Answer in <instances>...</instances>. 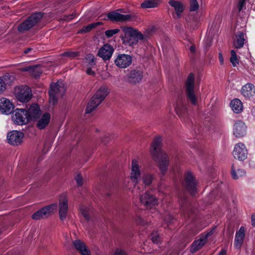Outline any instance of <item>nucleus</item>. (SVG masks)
Listing matches in <instances>:
<instances>
[{
	"instance_id": "f257e3e1",
	"label": "nucleus",
	"mask_w": 255,
	"mask_h": 255,
	"mask_svg": "<svg viewBox=\"0 0 255 255\" xmlns=\"http://www.w3.org/2000/svg\"><path fill=\"white\" fill-rule=\"evenodd\" d=\"M161 141L160 136L155 137L151 144L150 152L153 159L158 163L161 174L164 176L168 169L169 159L167 154L161 150Z\"/></svg>"
},
{
	"instance_id": "f03ea898",
	"label": "nucleus",
	"mask_w": 255,
	"mask_h": 255,
	"mask_svg": "<svg viewBox=\"0 0 255 255\" xmlns=\"http://www.w3.org/2000/svg\"><path fill=\"white\" fill-rule=\"evenodd\" d=\"M123 31L125 33L121 38L123 43L127 46L133 47L138 43L139 40L144 39V35L138 29L131 27H124Z\"/></svg>"
},
{
	"instance_id": "7ed1b4c3",
	"label": "nucleus",
	"mask_w": 255,
	"mask_h": 255,
	"mask_svg": "<svg viewBox=\"0 0 255 255\" xmlns=\"http://www.w3.org/2000/svg\"><path fill=\"white\" fill-rule=\"evenodd\" d=\"M109 92V89L107 86L104 85L101 86L88 103L85 113L90 114L95 110L104 101Z\"/></svg>"
},
{
	"instance_id": "20e7f679",
	"label": "nucleus",
	"mask_w": 255,
	"mask_h": 255,
	"mask_svg": "<svg viewBox=\"0 0 255 255\" xmlns=\"http://www.w3.org/2000/svg\"><path fill=\"white\" fill-rule=\"evenodd\" d=\"M43 16L44 13L42 12L32 13L18 26V31L20 32H23L29 30L39 23Z\"/></svg>"
},
{
	"instance_id": "39448f33",
	"label": "nucleus",
	"mask_w": 255,
	"mask_h": 255,
	"mask_svg": "<svg viewBox=\"0 0 255 255\" xmlns=\"http://www.w3.org/2000/svg\"><path fill=\"white\" fill-rule=\"evenodd\" d=\"M197 185L198 181L193 173L190 170L186 171L184 173L183 183L185 190L191 196H194L197 192Z\"/></svg>"
},
{
	"instance_id": "423d86ee",
	"label": "nucleus",
	"mask_w": 255,
	"mask_h": 255,
	"mask_svg": "<svg viewBox=\"0 0 255 255\" xmlns=\"http://www.w3.org/2000/svg\"><path fill=\"white\" fill-rule=\"evenodd\" d=\"M195 77L194 73H190L185 83V92L187 99L193 105H196L197 98L194 91Z\"/></svg>"
},
{
	"instance_id": "0eeeda50",
	"label": "nucleus",
	"mask_w": 255,
	"mask_h": 255,
	"mask_svg": "<svg viewBox=\"0 0 255 255\" xmlns=\"http://www.w3.org/2000/svg\"><path fill=\"white\" fill-rule=\"evenodd\" d=\"M178 201L180 204V211L181 216L185 218H190L193 213L190 203L187 196L180 193L178 195Z\"/></svg>"
},
{
	"instance_id": "6e6552de",
	"label": "nucleus",
	"mask_w": 255,
	"mask_h": 255,
	"mask_svg": "<svg viewBox=\"0 0 255 255\" xmlns=\"http://www.w3.org/2000/svg\"><path fill=\"white\" fill-rule=\"evenodd\" d=\"M216 227H212L207 233L201 234L198 240H195L190 246V252L194 253L201 249L207 243L208 238L212 235L215 230Z\"/></svg>"
},
{
	"instance_id": "1a4fd4ad",
	"label": "nucleus",
	"mask_w": 255,
	"mask_h": 255,
	"mask_svg": "<svg viewBox=\"0 0 255 255\" xmlns=\"http://www.w3.org/2000/svg\"><path fill=\"white\" fill-rule=\"evenodd\" d=\"M15 96L18 101L21 103L29 102L32 97V91L27 86H19L15 89Z\"/></svg>"
},
{
	"instance_id": "9d476101",
	"label": "nucleus",
	"mask_w": 255,
	"mask_h": 255,
	"mask_svg": "<svg viewBox=\"0 0 255 255\" xmlns=\"http://www.w3.org/2000/svg\"><path fill=\"white\" fill-rule=\"evenodd\" d=\"M13 112L11 118L14 124L23 126L30 122L25 108H17Z\"/></svg>"
},
{
	"instance_id": "9b49d317",
	"label": "nucleus",
	"mask_w": 255,
	"mask_h": 255,
	"mask_svg": "<svg viewBox=\"0 0 255 255\" xmlns=\"http://www.w3.org/2000/svg\"><path fill=\"white\" fill-rule=\"evenodd\" d=\"M57 208V203H53L38 210L32 215L33 220H40L49 217L51 213Z\"/></svg>"
},
{
	"instance_id": "f8f14e48",
	"label": "nucleus",
	"mask_w": 255,
	"mask_h": 255,
	"mask_svg": "<svg viewBox=\"0 0 255 255\" xmlns=\"http://www.w3.org/2000/svg\"><path fill=\"white\" fill-rule=\"evenodd\" d=\"M58 208L59 218L61 221H64L67 218L68 210V199L65 193L59 197Z\"/></svg>"
},
{
	"instance_id": "ddd939ff",
	"label": "nucleus",
	"mask_w": 255,
	"mask_h": 255,
	"mask_svg": "<svg viewBox=\"0 0 255 255\" xmlns=\"http://www.w3.org/2000/svg\"><path fill=\"white\" fill-rule=\"evenodd\" d=\"M140 200L147 209H155V207L158 204V199L151 194L149 192H146L140 196Z\"/></svg>"
},
{
	"instance_id": "4468645a",
	"label": "nucleus",
	"mask_w": 255,
	"mask_h": 255,
	"mask_svg": "<svg viewBox=\"0 0 255 255\" xmlns=\"http://www.w3.org/2000/svg\"><path fill=\"white\" fill-rule=\"evenodd\" d=\"M25 109L30 122L35 121L40 118L41 111L37 104L32 103L30 105H26Z\"/></svg>"
},
{
	"instance_id": "2eb2a0df",
	"label": "nucleus",
	"mask_w": 255,
	"mask_h": 255,
	"mask_svg": "<svg viewBox=\"0 0 255 255\" xmlns=\"http://www.w3.org/2000/svg\"><path fill=\"white\" fill-rule=\"evenodd\" d=\"M24 133L20 131L13 130L7 133V140L9 144L12 145H18L22 142Z\"/></svg>"
},
{
	"instance_id": "dca6fc26",
	"label": "nucleus",
	"mask_w": 255,
	"mask_h": 255,
	"mask_svg": "<svg viewBox=\"0 0 255 255\" xmlns=\"http://www.w3.org/2000/svg\"><path fill=\"white\" fill-rule=\"evenodd\" d=\"M132 61V58L130 55L119 54L115 60V63L119 68H126L131 64Z\"/></svg>"
},
{
	"instance_id": "f3484780",
	"label": "nucleus",
	"mask_w": 255,
	"mask_h": 255,
	"mask_svg": "<svg viewBox=\"0 0 255 255\" xmlns=\"http://www.w3.org/2000/svg\"><path fill=\"white\" fill-rule=\"evenodd\" d=\"M175 110L180 119H185L187 117V107L182 97L178 98Z\"/></svg>"
},
{
	"instance_id": "a211bd4d",
	"label": "nucleus",
	"mask_w": 255,
	"mask_h": 255,
	"mask_svg": "<svg viewBox=\"0 0 255 255\" xmlns=\"http://www.w3.org/2000/svg\"><path fill=\"white\" fill-rule=\"evenodd\" d=\"M234 157L241 161H243L246 159L248 154L247 149L244 144L239 143L235 146L233 152Z\"/></svg>"
},
{
	"instance_id": "6ab92c4d",
	"label": "nucleus",
	"mask_w": 255,
	"mask_h": 255,
	"mask_svg": "<svg viewBox=\"0 0 255 255\" xmlns=\"http://www.w3.org/2000/svg\"><path fill=\"white\" fill-rule=\"evenodd\" d=\"M143 73L141 67H136L131 70L128 77L129 82L133 84L139 83L143 78Z\"/></svg>"
},
{
	"instance_id": "aec40b11",
	"label": "nucleus",
	"mask_w": 255,
	"mask_h": 255,
	"mask_svg": "<svg viewBox=\"0 0 255 255\" xmlns=\"http://www.w3.org/2000/svg\"><path fill=\"white\" fill-rule=\"evenodd\" d=\"M14 106L9 100L2 98L0 99V113L4 115H9L13 112Z\"/></svg>"
},
{
	"instance_id": "412c9836",
	"label": "nucleus",
	"mask_w": 255,
	"mask_h": 255,
	"mask_svg": "<svg viewBox=\"0 0 255 255\" xmlns=\"http://www.w3.org/2000/svg\"><path fill=\"white\" fill-rule=\"evenodd\" d=\"M168 3L171 6L174 8L175 13H174L172 15L173 18H180L184 10V7L183 3L179 1L175 0H169Z\"/></svg>"
},
{
	"instance_id": "4be33fe9",
	"label": "nucleus",
	"mask_w": 255,
	"mask_h": 255,
	"mask_svg": "<svg viewBox=\"0 0 255 255\" xmlns=\"http://www.w3.org/2000/svg\"><path fill=\"white\" fill-rule=\"evenodd\" d=\"M247 128L244 122L241 121H237L234 125L233 133L238 138L242 137L246 134Z\"/></svg>"
},
{
	"instance_id": "5701e85b",
	"label": "nucleus",
	"mask_w": 255,
	"mask_h": 255,
	"mask_svg": "<svg viewBox=\"0 0 255 255\" xmlns=\"http://www.w3.org/2000/svg\"><path fill=\"white\" fill-rule=\"evenodd\" d=\"M107 17L112 21L123 22L129 21L131 15L130 14H123L113 11L107 14Z\"/></svg>"
},
{
	"instance_id": "b1692460",
	"label": "nucleus",
	"mask_w": 255,
	"mask_h": 255,
	"mask_svg": "<svg viewBox=\"0 0 255 255\" xmlns=\"http://www.w3.org/2000/svg\"><path fill=\"white\" fill-rule=\"evenodd\" d=\"M247 42L246 33L244 31H238L235 35L233 44L237 49H240Z\"/></svg>"
},
{
	"instance_id": "393cba45",
	"label": "nucleus",
	"mask_w": 255,
	"mask_h": 255,
	"mask_svg": "<svg viewBox=\"0 0 255 255\" xmlns=\"http://www.w3.org/2000/svg\"><path fill=\"white\" fill-rule=\"evenodd\" d=\"M113 47L109 44H106L98 51V56L106 61L109 60L114 52Z\"/></svg>"
},
{
	"instance_id": "a878e982",
	"label": "nucleus",
	"mask_w": 255,
	"mask_h": 255,
	"mask_svg": "<svg viewBox=\"0 0 255 255\" xmlns=\"http://www.w3.org/2000/svg\"><path fill=\"white\" fill-rule=\"evenodd\" d=\"M141 175L140 171L137 161L133 160L131 163V172L130 173V179L135 184L138 182V179Z\"/></svg>"
},
{
	"instance_id": "bb28decb",
	"label": "nucleus",
	"mask_w": 255,
	"mask_h": 255,
	"mask_svg": "<svg viewBox=\"0 0 255 255\" xmlns=\"http://www.w3.org/2000/svg\"><path fill=\"white\" fill-rule=\"evenodd\" d=\"M73 245L76 250L82 255H91V251L88 249L85 244L80 240H76L73 242Z\"/></svg>"
},
{
	"instance_id": "cd10ccee",
	"label": "nucleus",
	"mask_w": 255,
	"mask_h": 255,
	"mask_svg": "<svg viewBox=\"0 0 255 255\" xmlns=\"http://www.w3.org/2000/svg\"><path fill=\"white\" fill-rule=\"evenodd\" d=\"M242 94L246 98H250L255 94V86L251 83H248L242 87Z\"/></svg>"
},
{
	"instance_id": "c85d7f7f",
	"label": "nucleus",
	"mask_w": 255,
	"mask_h": 255,
	"mask_svg": "<svg viewBox=\"0 0 255 255\" xmlns=\"http://www.w3.org/2000/svg\"><path fill=\"white\" fill-rule=\"evenodd\" d=\"M50 115L48 113H44L41 118L38 120L36 124V127L39 129L45 128L48 125L50 120Z\"/></svg>"
},
{
	"instance_id": "c756f323",
	"label": "nucleus",
	"mask_w": 255,
	"mask_h": 255,
	"mask_svg": "<svg viewBox=\"0 0 255 255\" xmlns=\"http://www.w3.org/2000/svg\"><path fill=\"white\" fill-rule=\"evenodd\" d=\"M22 71L29 72L33 77L35 79L39 78L42 73V71L37 65L26 66L22 68Z\"/></svg>"
},
{
	"instance_id": "7c9ffc66",
	"label": "nucleus",
	"mask_w": 255,
	"mask_h": 255,
	"mask_svg": "<svg viewBox=\"0 0 255 255\" xmlns=\"http://www.w3.org/2000/svg\"><path fill=\"white\" fill-rule=\"evenodd\" d=\"M245 237V231L243 227H241L239 231L237 232L235 238L234 245L236 248H240L242 245L244 239Z\"/></svg>"
},
{
	"instance_id": "2f4dec72",
	"label": "nucleus",
	"mask_w": 255,
	"mask_h": 255,
	"mask_svg": "<svg viewBox=\"0 0 255 255\" xmlns=\"http://www.w3.org/2000/svg\"><path fill=\"white\" fill-rule=\"evenodd\" d=\"M230 107L234 112L241 113L243 109V103L240 100L237 98L234 99L230 102Z\"/></svg>"
},
{
	"instance_id": "473e14b6",
	"label": "nucleus",
	"mask_w": 255,
	"mask_h": 255,
	"mask_svg": "<svg viewBox=\"0 0 255 255\" xmlns=\"http://www.w3.org/2000/svg\"><path fill=\"white\" fill-rule=\"evenodd\" d=\"M0 79L2 83L5 85H10L15 79V77L13 75L7 73L0 77Z\"/></svg>"
},
{
	"instance_id": "72a5a7b5",
	"label": "nucleus",
	"mask_w": 255,
	"mask_h": 255,
	"mask_svg": "<svg viewBox=\"0 0 255 255\" xmlns=\"http://www.w3.org/2000/svg\"><path fill=\"white\" fill-rule=\"evenodd\" d=\"M157 0H145L141 3V7L143 8H154L158 4Z\"/></svg>"
},
{
	"instance_id": "f704fd0d",
	"label": "nucleus",
	"mask_w": 255,
	"mask_h": 255,
	"mask_svg": "<svg viewBox=\"0 0 255 255\" xmlns=\"http://www.w3.org/2000/svg\"><path fill=\"white\" fill-rule=\"evenodd\" d=\"M60 86L57 83L54 85H50V89L48 92V94L50 98H52L54 100L57 101L56 95L59 90Z\"/></svg>"
},
{
	"instance_id": "c9c22d12",
	"label": "nucleus",
	"mask_w": 255,
	"mask_h": 255,
	"mask_svg": "<svg viewBox=\"0 0 255 255\" xmlns=\"http://www.w3.org/2000/svg\"><path fill=\"white\" fill-rule=\"evenodd\" d=\"M246 172L244 169H238L237 171H236L235 166L233 164L231 169V174L233 179H237L239 177L245 175Z\"/></svg>"
},
{
	"instance_id": "e433bc0d",
	"label": "nucleus",
	"mask_w": 255,
	"mask_h": 255,
	"mask_svg": "<svg viewBox=\"0 0 255 255\" xmlns=\"http://www.w3.org/2000/svg\"><path fill=\"white\" fill-rule=\"evenodd\" d=\"M142 178L144 185L149 186L151 184L154 177L152 174L146 173L143 175Z\"/></svg>"
},
{
	"instance_id": "4c0bfd02",
	"label": "nucleus",
	"mask_w": 255,
	"mask_h": 255,
	"mask_svg": "<svg viewBox=\"0 0 255 255\" xmlns=\"http://www.w3.org/2000/svg\"><path fill=\"white\" fill-rule=\"evenodd\" d=\"M230 61L233 67H236L239 64V60L237 57L236 51L234 50L231 51V57Z\"/></svg>"
},
{
	"instance_id": "58836bf2",
	"label": "nucleus",
	"mask_w": 255,
	"mask_h": 255,
	"mask_svg": "<svg viewBox=\"0 0 255 255\" xmlns=\"http://www.w3.org/2000/svg\"><path fill=\"white\" fill-rule=\"evenodd\" d=\"M80 52L66 51L62 53L61 55L63 57H67L70 58H74L80 56Z\"/></svg>"
},
{
	"instance_id": "ea45409f",
	"label": "nucleus",
	"mask_w": 255,
	"mask_h": 255,
	"mask_svg": "<svg viewBox=\"0 0 255 255\" xmlns=\"http://www.w3.org/2000/svg\"><path fill=\"white\" fill-rule=\"evenodd\" d=\"M222 21V16L220 14H217L215 16V20L213 22L212 27L214 29H218Z\"/></svg>"
},
{
	"instance_id": "a19ab883",
	"label": "nucleus",
	"mask_w": 255,
	"mask_h": 255,
	"mask_svg": "<svg viewBox=\"0 0 255 255\" xmlns=\"http://www.w3.org/2000/svg\"><path fill=\"white\" fill-rule=\"evenodd\" d=\"M150 236L151 240L154 244L158 245L161 243V237L157 232H152Z\"/></svg>"
},
{
	"instance_id": "79ce46f5",
	"label": "nucleus",
	"mask_w": 255,
	"mask_h": 255,
	"mask_svg": "<svg viewBox=\"0 0 255 255\" xmlns=\"http://www.w3.org/2000/svg\"><path fill=\"white\" fill-rule=\"evenodd\" d=\"M199 7V5L197 0H190V11H197Z\"/></svg>"
},
{
	"instance_id": "37998d69",
	"label": "nucleus",
	"mask_w": 255,
	"mask_h": 255,
	"mask_svg": "<svg viewBox=\"0 0 255 255\" xmlns=\"http://www.w3.org/2000/svg\"><path fill=\"white\" fill-rule=\"evenodd\" d=\"M120 29L118 28L109 29L105 32V34L107 38H111L114 35L117 34L120 32Z\"/></svg>"
},
{
	"instance_id": "c03bdc74",
	"label": "nucleus",
	"mask_w": 255,
	"mask_h": 255,
	"mask_svg": "<svg viewBox=\"0 0 255 255\" xmlns=\"http://www.w3.org/2000/svg\"><path fill=\"white\" fill-rule=\"evenodd\" d=\"M75 180L78 187H82L83 184V178L80 173H78L75 177Z\"/></svg>"
},
{
	"instance_id": "a18cd8bd",
	"label": "nucleus",
	"mask_w": 255,
	"mask_h": 255,
	"mask_svg": "<svg viewBox=\"0 0 255 255\" xmlns=\"http://www.w3.org/2000/svg\"><path fill=\"white\" fill-rule=\"evenodd\" d=\"M91 30L90 28L89 25L87 26H84L82 28L79 29L78 31V33L82 34L90 32Z\"/></svg>"
},
{
	"instance_id": "49530a36",
	"label": "nucleus",
	"mask_w": 255,
	"mask_h": 255,
	"mask_svg": "<svg viewBox=\"0 0 255 255\" xmlns=\"http://www.w3.org/2000/svg\"><path fill=\"white\" fill-rule=\"evenodd\" d=\"M113 255H127V252L121 249H117Z\"/></svg>"
},
{
	"instance_id": "de8ad7c7",
	"label": "nucleus",
	"mask_w": 255,
	"mask_h": 255,
	"mask_svg": "<svg viewBox=\"0 0 255 255\" xmlns=\"http://www.w3.org/2000/svg\"><path fill=\"white\" fill-rule=\"evenodd\" d=\"M81 213L86 221H88L90 220V215L86 209H81Z\"/></svg>"
},
{
	"instance_id": "09e8293b",
	"label": "nucleus",
	"mask_w": 255,
	"mask_h": 255,
	"mask_svg": "<svg viewBox=\"0 0 255 255\" xmlns=\"http://www.w3.org/2000/svg\"><path fill=\"white\" fill-rule=\"evenodd\" d=\"M245 5V0H239L237 7L239 11H241L244 8Z\"/></svg>"
},
{
	"instance_id": "8fccbe9b",
	"label": "nucleus",
	"mask_w": 255,
	"mask_h": 255,
	"mask_svg": "<svg viewBox=\"0 0 255 255\" xmlns=\"http://www.w3.org/2000/svg\"><path fill=\"white\" fill-rule=\"evenodd\" d=\"M101 24H102V22H93V23H91L89 24V26L90 27L91 30H92L94 28H96L97 26L100 25Z\"/></svg>"
},
{
	"instance_id": "3c124183",
	"label": "nucleus",
	"mask_w": 255,
	"mask_h": 255,
	"mask_svg": "<svg viewBox=\"0 0 255 255\" xmlns=\"http://www.w3.org/2000/svg\"><path fill=\"white\" fill-rule=\"evenodd\" d=\"M76 16V13L73 12L71 14L64 15L65 20H71Z\"/></svg>"
},
{
	"instance_id": "603ef678",
	"label": "nucleus",
	"mask_w": 255,
	"mask_h": 255,
	"mask_svg": "<svg viewBox=\"0 0 255 255\" xmlns=\"http://www.w3.org/2000/svg\"><path fill=\"white\" fill-rule=\"evenodd\" d=\"M91 58L90 59V61L89 62V64L91 66L95 65V58L94 56L93 55H91L88 57V58Z\"/></svg>"
},
{
	"instance_id": "864d4df0",
	"label": "nucleus",
	"mask_w": 255,
	"mask_h": 255,
	"mask_svg": "<svg viewBox=\"0 0 255 255\" xmlns=\"http://www.w3.org/2000/svg\"><path fill=\"white\" fill-rule=\"evenodd\" d=\"M219 60L221 65L224 64V58L221 53H219Z\"/></svg>"
},
{
	"instance_id": "5fc2aeb1",
	"label": "nucleus",
	"mask_w": 255,
	"mask_h": 255,
	"mask_svg": "<svg viewBox=\"0 0 255 255\" xmlns=\"http://www.w3.org/2000/svg\"><path fill=\"white\" fill-rule=\"evenodd\" d=\"M86 73L89 75H94L95 72L92 70L91 68H88L86 70Z\"/></svg>"
},
{
	"instance_id": "6e6d98bb",
	"label": "nucleus",
	"mask_w": 255,
	"mask_h": 255,
	"mask_svg": "<svg viewBox=\"0 0 255 255\" xmlns=\"http://www.w3.org/2000/svg\"><path fill=\"white\" fill-rule=\"evenodd\" d=\"M251 219L252 225L255 227V214L252 215Z\"/></svg>"
},
{
	"instance_id": "4d7b16f0",
	"label": "nucleus",
	"mask_w": 255,
	"mask_h": 255,
	"mask_svg": "<svg viewBox=\"0 0 255 255\" xmlns=\"http://www.w3.org/2000/svg\"><path fill=\"white\" fill-rule=\"evenodd\" d=\"M33 50V49L32 48H27L24 49L23 53L25 54H28L31 51Z\"/></svg>"
},
{
	"instance_id": "13d9d810",
	"label": "nucleus",
	"mask_w": 255,
	"mask_h": 255,
	"mask_svg": "<svg viewBox=\"0 0 255 255\" xmlns=\"http://www.w3.org/2000/svg\"><path fill=\"white\" fill-rule=\"evenodd\" d=\"M190 51L192 52V53H194L195 52V50H196V47H195V46L194 45H192L190 47V48H189Z\"/></svg>"
},
{
	"instance_id": "bf43d9fd",
	"label": "nucleus",
	"mask_w": 255,
	"mask_h": 255,
	"mask_svg": "<svg viewBox=\"0 0 255 255\" xmlns=\"http://www.w3.org/2000/svg\"><path fill=\"white\" fill-rule=\"evenodd\" d=\"M218 255H227V252L225 250H221L219 252Z\"/></svg>"
},
{
	"instance_id": "052dcab7",
	"label": "nucleus",
	"mask_w": 255,
	"mask_h": 255,
	"mask_svg": "<svg viewBox=\"0 0 255 255\" xmlns=\"http://www.w3.org/2000/svg\"><path fill=\"white\" fill-rule=\"evenodd\" d=\"M252 114L255 117V107H254L252 109Z\"/></svg>"
},
{
	"instance_id": "680f3d73",
	"label": "nucleus",
	"mask_w": 255,
	"mask_h": 255,
	"mask_svg": "<svg viewBox=\"0 0 255 255\" xmlns=\"http://www.w3.org/2000/svg\"><path fill=\"white\" fill-rule=\"evenodd\" d=\"M46 144H44L43 148L42 149V152L44 153H46V151H45V149L46 148Z\"/></svg>"
},
{
	"instance_id": "e2e57ef3",
	"label": "nucleus",
	"mask_w": 255,
	"mask_h": 255,
	"mask_svg": "<svg viewBox=\"0 0 255 255\" xmlns=\"http://www.w3.org/2000/svg\"><path fill=\"white\" fill-rule=\"evenodd\" d=\"M169 218H170V220H169V221H168V224H170V223H171V220H172V217H171V216H170V217H169Z\"/></svg>"
},
{
	"instance_id": "0e129e2a",
	"label": "nucleus",
	"mask_w": 255,
	"mask_h": 255,
	"mask_svg": "<svg viewBox=\"0 0 255 255\" xmlns=\"http://www.w3.org/2000/svg\"><path fill=\"white\" fill-rule=\"evenodd\" d=\"M109 140H106V139H104L103 140V142L104 143V144H106L107 142Z\"/></svg>"
},
{
	"instance_id": "69168bd1",
	"label": "nucleus",
	"mask_w": 255,
	"mask_h": 255,
	"mask_svg": "<svg viewBox=\"0 0 255 255\" xmlns=\"http://www.w3.org/2000/svg\"><path fill=\"white\" fill-rule=\"evenodd\" d=\"M138 220L140 222L142 221V219L140 217L138 218Z\"/></svg>"
},
{
	"instance_id": "338daca9",
	"label": "nucleus",
	"mask_w": 255,
	"mask_h": 255,
	"mask_svg": "<svg viewBox=\"0 0 255 255\" xmlns=\"http://www.w3.org/2000/svg\"><path fill=\"white\" fill-rule=\"evenodd\" d=\"M205 228V226H204V227H203L201 228L200 229V230H202V229H203V228Z\"/></svg>"
},
{
	"instance_id": "774afa93",
	"label": "nucleus",
	"mask_w": 255,
	"mask_h": 255,
	"mask_svg": "<svg viewBox=\"0 0 255 255\" xmlns=\"http://www.w3.org/2000/svg\"><path fill=\"white\" fill-rule=\"evenodd\" d=\"M107 196H108V197H110V194L108 193V194H107Z\"/></svg>"
}]
</instances>
